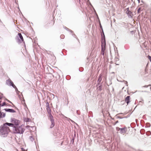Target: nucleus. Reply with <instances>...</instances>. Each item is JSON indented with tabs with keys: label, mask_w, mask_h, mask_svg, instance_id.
<instances>
[{
	"label": "nucleus",
	"mask_w": 151,
	"mask_h": 151,
	"mask_svg": "<svg viewBox=\"0 0 151 151\" xmlns=\"http://www.w3.org/2000/svg\"><path fill=\"white\" fill-rule=\"evenodd\" d=\"M7 125L8 124H6V123H5L0 129V134L3 137L6 136L10 132V130Z\"/></svg>",
	"instance_id": "f257e3e1"
},
{
	"label": "nucleus",
	"mask_w": 151,
	"mask_h": 151,
	"mask_svg": "<svg viewBox=\"0 0 151 151\" xmlns=\"http://www.w3.org/2000/svg\"><path fill=\"white\" fill-rule=\"evenodd\" d=\"M25 130L22 125L19 127H14L13 132L14 133L23 134Z\"/></svg>",
	"instance_id": "f03ea898"
},
{
	"label": "nucleus",
	"mask_w": 151,
	"mask_h": 151,
	"mask_svg": "<svg viewBox=\"0 0 151 151\" xmlns=\"http://www.w3.org/2000/svg\"><path fill=\"white\" fill-rule=\"evenodd\" d=\"M12 123H6V124H8V126H11L14 127V125L17 126L19 125L20 121L15 119H13L12 120Z\"/></svg>",
	"instance_id": "7ed1b4c3"
},
{
	"label": "nucleus",
	"mask_w": 151,
	"mask_h": 151,
	"mask_svg": "<svg viewBox=\"0 0 151 151\" xmlns=\"http://www.w3.org/2000/svg\"><path fill=\"white\" fill-rule=\"evenodd\" d=\"M101 43V54L104 56L106 48V42L105 40L102 41Z\"/></svg>",
	"instance_id": "20e7f679"
},
{
	"label": "nucleus",
	"mask_w": 151,
	"mask_h": 151,
	"mask_svg": "<svg viewBox=\"0 0 151 151\" xmlns=\"http://www.w3.org/2000/svg\"><path fill=\"white\" fill-rule=\"evenodd\" d=\"M49 117L51 122V124L50 126V128H52L54 127L55 125V123L53 119V117L51 114H50V116Z\"/></svg>",
	"instance_id": "39448f33"
},
{
	"label": "nucleus",
	"mask_w": 151,
	"mask_h": 151,
	"mask_svg": "<svg viewBox=\"0 0 151 151\" xmlns=\"http://www.w3.org/2000/svg\"><path fill=\"white\" fill-rule=\"evenodd\" d=\"M46 109L48 113L49 114V116H50L51 114V110L49 106V104L48 102H47L46 104Z\"/></svg>",
	"instance_id": "423d86ee"
},
{
	"label": "nucleus",
	"mask_w": 151,
	"mask_h": 151,
	"mask_svg": "<svg viewBox=\"0 0 151 151\" xmlns=\"http://www.w3.org/2000/svg\"><path fill=\"white\" fill-rule=\"evenodd\" d=\"M130 96H127L125 99V101L127 103V105L130 102Z\"/></svg>",
	"instance_id": "0eeeda50"
},
{
	"label": "nucleus",
	"mask_w": 151,
	"mask_h": 151,
	"mask_svg": "<svg viewBox=\"0 0 151 151\" xmlns=\"http://www.w3.org/2000/svg\"><path fill=\"white\" fill-rule=\"evenodd\" d=\"M19 38V40L20 42H22L24 41V39L23 37L20 33H19L18 34Z\"/></svg>",
	"instance_id": "6e6552de"
},
{
	"label": "nucleus",
	"mask_w": 151,
	"mask_h": 151,
	"mask_svg": "<svg viewBox=\"0 0 151 151\" xmlns=\"http://www.w3.org/2000/svg\"><path fill=\"white\" fill-rule=\"evenodd\" d=\"M120 132L121 133H125L127 131V128L125 127L124 128H120Z\"/></svg>",
	"instance_id": "1a4fd4ad"
},
{
	"label": "nucleus",
	"mask_w": 151,
	"mask_h": 151,
	"mask_svg": "<svg viewBox=\"0 0 151 151\" xmlns=\"http://www.w3.org/2000/svg\"><path fill=\"white\" fill-rule=\"evenodd\" d=\"M126 13L127 15L129 18L132 17V16L133 15L131 11H130L129 12H126Z\"/></svg>",
	"instance_id": "9d476101"
},
{
	"label": "nucleus",
	"mask_w": 151,
	"mask_h": 151,
	"mask_svg": "<svg viewBox=\"0 0 151 151\" xmlns=\"http://www.w3.org/2000/svg\"><path fill=\"white\" fill-rule=\"evenodd\" d=\"M4 110L10 113H14L15 111L13 109H5Z\"/></svg>",
	"instance_id": "9b49d317"
},
{
	"label": "nucleus",
	"mask_w": 151,
	"mask_h": 151,
	"mask_svg": "<svg viewBox=\"0 0 151 151\" xmlns=\"http://www.w3.org/2000/svg\"><path fill=\"white\" fill-rule=\"evenodd\" d=\"M6 83L9 85L11 86L13 82L10 80H7L6 81Z\"/></svg>",
	"instance_id": "f8f14e48"
},
{
	"label": "nucleus",
	"mask_w": 151,
	"mask_h": 151,
	"mask_svg": "<svg viewBox=\"0 0 151 151\" xmlns=\"http://www.w3.org/2000/svg\"><path fill=\"white\" fill-rule=\"evenodd\" d=\"M5 113L1 112V111L0 112V118L4 117H5Z\"/></svg>",
	"instance_id": "ddd939ff"
},
{
	"label": "nucleus",
	"mask_w": 151,
	"mask_h": 151,
	"mask_svg": "<svg viewBox=\"0 0 151 151\" xmlns=\"http://www.w3.org/2000/svg\"><path fill=\"white\" fill-rule=\"evenodd\" d=\"M31 120L29 118H27L25 119L24 121L26 122H28Z\"/></svg>",
	"instance_id": "4468645a"
},
{
	"label": "nucleus",
	"mask_w": 151,
	"mask_h": 151,
	"mask_svg": "<svg viewBox=\"0 0 151 151\" xmlns=\"http://www.w3.org/2000/svg\"><path fill=\"white\" fill-rule=\"evenodd\" d=\"M147 57L148 58V59L150 60L151 62V56L148 55L147 56Z\"/></svg>",
	"instance_id": "2eb2a0df"
},
{
	"label": "nucleus",
	"mask_w": 151,
	"mask_h": 151,
	"mask_svg": "<svg viewBox=\"0 0 151 151\" xmlns=\"http://www.w3.org/2000/svg\"><path fill=\"white\" fill-rule=\"evenodd\" d=\"M141 8H139L137 10V13H139L140 12Z\"/></svg>",
	"instance_id": "dca6fc26"
},
{
	"label": "nucleus",
	"mask_w": 151,
	"mask_h": 151,
	"mask_svg": "<svg viewBox=\"0 0 151 151\" xmlns=\"http://www.w3.org/2000/svg\"><path fill=\"white\" fill-rule=\"evenodd\" d=\"M87 2H88V4H89L90 6H92L91 4V3L89 1V0H88V1H87Z\"/></svg>",
	"instance_id": "f3484780"
},
{
	"label": "nucleus",
	"mask_w": 151,
	"mask_h": 151,
	"mask_svg": "<svg viewBox=\"0 0 151 151\" xmlns=\"http://www.w3.org/2000/svg\"><path fill=\"white\" fill-rule=\"evenodd\" d=\"M11 86H12L14 88H15V87H16V86L14 85L13 83H12V84L11 85Z\"/></svg>",
	"instance_id": "a211bd4d"
},
{
	"label": "nucleus",
	"mask_w": 151,
	"mask_h": 151,
	"mask_svg": "<svg viewBox=\"0 0 151 151\" xmlns=\"http://www.w3.org/2000/svg\"><path fill=\"white\" fill-rule=\"evenodd\" d=\"M126 10H127V11H126V12H129V11H130L129 10V7H128V8H127L126 9Z\"/></svg>",
	"instance_id": "6ab92c4d"
},
{
	"label": "nucleus",
	"mask_w": 151,
	"mask_h": 151,
	"mask_svg": "<svg viewBox=\"0 0 151 151\" xmlns=\"http://www.w3.org/2000/svg\"><path fill=\"white\" fill-rule=\"evenodd\" d=\"M120 128H119L118 127H116V129L117 130H120Z\"/></svg>",
	"instance_id": "aec40b11"
},
{
	"label": "nucleus",
	"mask_w": 151,
	"mask_h": 151,
	"mask_svg": "<svg viewBox=\"0 0 151 151\" xmlns=\"http://www.w3.org/2000/svg\"><path fill=\"white\" fill-rule=\"evenodd\" d=\"M100 28H102V27L101 25V24H100Z\"/></svg>",
	"instance_id": "412c9836"
},
{
	"label": "nucleus",
	"mask_w": 151,
	"mask_h": 151,
	"mask_svg": "<svg viewBox=\"0 0 151 151\" xmlns=\"http://www.w3.org/2000/svg\"><path fill=\"white\" fill-rule=\"evenodd\" d=\"M21 150L22 151H25L23 148H22Z\"/></svg>",
	"instance_id": "4be33fe9"
},
{
	"label": "nucleus",
	"mask_w": 151,
	"mask_h": 151,
	"mask_svg": "<svg viewBox=\"0 0 151 151\" xmlns=\"http://www.w3.org/2000/svg\"><path fill=\"white\" fill-rule=\"evenodd\" d=\"M138 1V3H139L140 2V0H137Z\"/></svg>",
	"instance_id": "5701e85b"
},
{
	"label": "nucleus",
	"mask_w": 151,
	"mask_h": 151,
	"mask_svg": "<svg viewBox=\"0 0 151 151\" xmlns=\"http://www.w3.org/2000/svg\"><path fill=\"white\" fill-rule=\"evenodd\" d=\"M144 87H146V88H147V87H148V86L147 85V86H144Z\"/></svg>",
	"instance_id": "b1692460"
},
{
	"label": "nucleus",
	"mask_w": 151,
	"mask_h": 151,
	"mask_svg": "<svg viewBox=\"0 0 151 151\" xmlns=\"http://www.w3.org/2000/svg\"><path fill=\"white\" fill-rule=\"evenodd\" d=\"M64 37V35H61V37Z\"/></svg>",
	"instance_id": "393cba45"
},
{
	"label": "nucleus",
	"mask_w": 151,
	"mask_h": 151,
	"mask_svg": "<svg viewBox=\"0 0 151 151\" xmlns=\"http://www.w3.org/2000/svg\"><path fill=\"white\" fill-rule=\"evenodd\" d=\"M147 86H148V87L149 86H151V84H150V85H148Z\"/></svg>",
	"instance_id": "a878e982"
},
{
	"label": "nucleus",
	"mask_w": 151,
	"mask_h": 151,
	"mask_svg": "<svg viewBox=\"0 0 151 151\" xmlns=\"http://www.w3.org/2000/svg\"><path fill=\"white\" fill-rule=\"evenodd\" d=\"M2 98V97L0 96V99H1Z\"/></svg>",
	"instance_id": "bb28decb"
},
{
	"label": "nucleus",
	"mask_w": 151,
	"mask_h": 151,
	"mask_svg": "<svg viewBox=\"0 0 151 151\" xmlns=\"http://www.w3.org/2000/svg\"><path fill=\"white\" fill-rule=\"evenodd\" d=\"M125 83H126V84H127V81H125Z\"/></svg>",
	"instance_id": "cd10ccee"
},
{
	"label": "nucleus",
	"mask_w": 151,
	"mask_h": 151,
	"mask_svg": "<svg viewBox=\"0 0 151 151\" xmlns=\"http://www.w3.org/2000/svg\"><path fill=\"white\" fill-rule=\"evenodd\" d=\"M64 28L67 29V28H67V27H65V28Z\"/></svg>",
	"instance_id": "c85d7f7f"
},
{
	"label": "nucleus",
	"mask_w": 151,
	"mask_h": 151,
	"mask_svg": "<svg viewBox=\"0 0 151 151\" xmlns=\"http://www.w3.org/2000/svg\"><path fill=\"white\" fill-rule=\"evenodd\" d=\"M118 122V121H117L116 122V123H117Z\"/></svg>",
	"instance_id": "c756f323"
},
{
	"label": "nucleus",
	"mask_w": 151,
	"mask_h": 151,
	"mask_svg": "<svg viewBox=\"0 0 151 151\" xmlns=\"http://www.w3.org/2000/svg\"><path fill=\"white\" fill-rule=\"evenodd\" d=\"M79 2H80L81 1V0H79Z\"/></svg>",
	"instance_id": "7c9ffc66"
},
{
	"label": "nucleus",
	"mask_w": 151,
	"mask_h": 151,
	"mask_svg": "<svg viewBox=\"0 0 151 151\" xmlns=\"http://www.w3.org/2000/svg\"><path fill=\"white\" fill-rule=\"evenodd\" d=\"M141 2H142V3H143V2L142 1H141Z\"/></svg>",
	"instance_id": "2f4dec72"
},
{
	"label": "nucleus",
	"mask_w": 151,
	"mask_h": 151,
	"mask_svg": "<svg viewBox=\"0 0 151 151\" xmlns=\"http://www.w3.org/2000/svg\"><path fill=\"white\" fill-rule=\"evenodd\" d=\"M150 89H151V88H150Z\"/></svg>",
	"instance_id": "473e14b6"
}]
</instances>
